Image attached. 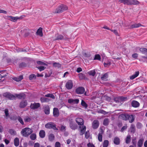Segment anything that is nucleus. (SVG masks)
I'll use <instances>...</instances> for the list:
<instances>
[{"label":"nucleus","mask_w":147,"mask_h":147,"mask_svg":"<svg viewBox=\"0 0 147 147\" xmlns=\"http://www.w3.org/2000/svg\"><path fill=\"white\" fill-rule=\"evenodd\" d=\"M32 132L33 130L32 129L28 127H25L22 130L21 134L23 136L27 137Z\"/></svg>","instance_id":"nucleus-1"},{"label":"nucleus","mask_w":147,"mask_h":147,"mask_svg":"<svg viewBox=\"0 0 147 147\" xmlns=\"http://www.w3.org/2000/svg\"><path fill=\"white\" fill-rule=\"evenodd\" d=\"M67 7L64 5L62 4L59 6L54 11L55 13H59L67 9Z\"/></svg>","instance_id":"nucleus-2"},{"label":"nucleus","mask_w":147,"mask_h":147,"mask_svg":"<svg viewBox=\"0 0 147 147\" xmlns=\"http://www.w3.org/2000/svg\"><path fill=\"white\" fill-rule=\"evenodd\" d=\"M45 127L49 129H53L54 130H57L55 124L53 122H51L47 123L45 124Z\"/></svg>","instance_id":"nucleus-3"},{"label":"nucleus","mask_w":147,"mask_h":147,"mask_svg":"<svg viewBox=\"0 0 147 147\" xmlns=\"http://www.w3.org/2000/svg\"><path fill=\"white\" fill-rule=\"evenodd\" d=\"M3 96L5 97L8 98L10 100H13L16 99L15 96L11 93L9 92L4 93Z\"/></svg>","instance_id":"nucleus-4"},{"label":"nucleus","mask_w":147,"mask_h":147,"mask_svg":"<svg viewBox=\"0 0 147 147\" xmlns=\"http://www.w3.org/2000/svg\"><path fill=\"white\" fill-rule=\"evenodd\" d=\"M6 18L8 20H10L13 22H16L18 20L22 18L21 17H13L11 16H6Z\"/></svg>","instance_id":"nucleus-5"},{"label":"nucleus","mask_w":147,"mask_h":147,"mask_svg":"<svg viewBox=\"0 0 147 147\" xmlns=\"http://www.w3.org/2000/svg\"><path fill=\"white\" fill-rule=\"evenodd\" d=\"M85 92L84 88L82 87L77 88L76 90V92L77 94H83Z\"/></svg>","instance_id":"nucleus-6"},{"label":"nucleus","mask_w":147,"mask_h":147,"mask_svg":"<svg viewBox=\"0 0 147 147\" xmlns=\"http://www.w3.org/2000/svg\"><path fill=\"white\" fill-rule=\"evenodd\" d=\"M73 86L72 81L71 80H69L66 83L65 86L68 89H71Z\"/></svg>","instance_id":"nucleus-7"},{"label":"nucleus","mask_w":147,"mask_h":147,"mask_svg":"<svg viewBox=\"0 0 147 147\" xmlns=\"http://www.w3.org/2000/svg\"><path fill=\"white\" fill-rule=\"evenodd\" d=\"M79 101V99H73L70 98L68 100V102L69 103L72 104H78Z\"/></svg>","instance_id":"nucleus-8"},{"label":"nucleus","mask_w":147,"mask_h":147,"mask_svg":"<svg viewBox=\"0 0 147 147\" xmlns=\"http://www.w3.org/2000/svg\"><path fill=\"white\" fill-rule=\"evenodd\" d=\"M40 104L39 103H35L34 102V103H31L30 107L31 109H37L40 107Z\"/></svg>","instance_id":"nucleus-9"},{"label":"nucleus","mask_w":147,"mask_h":147,"mask_svg":"<svg viewBox=\"0 0 147 147\" xmlns=\"http://www.w3.org/2000/svg\"><path fill=\"white\" fill-rule=\"evenodd\" d=\"M79 128L80 135H82L85 133V132L86 129V127L85 126H80Z\"/></svg>","instance_id":"nucleus-10"},{"label":"nucleus","mask_w":147,"mask_h":147,"mask_svg":"<svg viewBox=\"0 0 147 147\" xmlns=\"http://www.w3.org/2000/svg\"><path fill=\"white\" fill-rule=\"evenodd\" d=\"M137 48L139 49L140 52L142 54L147 55V49L144 47L140 48L139 47H138Z\"/></svg>","instance_id":"nucleus-11"},{"label":"nucleus","mask_w":147,"mask_h":147,"mask_svg":"<svg viewBox=\"0 0 147 147\" xmlns=\"http://www.w3.org/2000/svg\"><path fill=\"white\" fill-rule=\"evenodd\" d=\"M27 105V102L26 100H23L20 103L19 107L21 108H23L25 107Z\"/></svg>","instance_id":"nucleus-12"},{"label":"nucleus","mask_w":147,"mask_h":147,"mask_svg":"<svg viewBox=\"0 0 147 147\" xmlns=\"http://www.w3.org/2000/svg\"><path fill=\"white\" fill-rule=\"evenodd\" d=\"M99 123L97 120H94L92 123V127L93 128L96 129L99 126Z\"/></svg>","instance_id":"nucleus-13"},{"label":"nucleus","mask_w":147,"mask_h":147,"mask_svg":"<svg viewBox=\"0 0 147 147\" xmlns=\"http://www.w3.org/2000/svg\"><path fill=\"white\" fill-rule=\"evenodd\" d=\"M76 121L78 125H82L84 124V120L81 118H76Z\"/></svg>","instance_id":"nucleus-14"},{"label":"nucleus","mask_w":147,"mask_h":147,"mask_svg":"<svg viewBox=\"0 0 147 147\" xmlns=\"http://www.w3.org/2000/svg\"><path fill=\"white\" fill-rule=\"evenodd\" d=\"M15 96L18 99H24L26 98V95L23 93H20L19 94H15Z\"/></svg>","instance_id":"nucleus-15"},{"label":"nucleus","mask_w":147,"mask_h":147,"mask_svg":"<svg viewBox=\"0 0 147 147\" xmlns=\"http://www.w3.org/2000/svg\"><path fill=\"white\" fill-rule=\"evenodd\" d=\"M53 115L54 117H57L59 115V112L58 108H54L53 109Z\"/></svg>","instance_id":"nucleus-16"},{"label":"nucleus","mask_w":147,"mask_h":147,"mask_svg":"<svg viewBox=\"0 0 147 147\" xmlns=\"http://www.w3.org/2000/svg\"><path fill=\"white\" fill-rule=\"evenodd\" d=\"M131 106L134 107H138L140 105V103L136 101H133L131 103Z\"/></svg>","instance_id":"nucleus-17"},{"label":"nucleus","mask_w":147,"mask_h":147,"mask_svg":"<svg viewBox=\"0 0 147 147\" xmlns=\"http://www.w3.org/2000/svg\"><path fill=\"white\" fill-rule=\"evenodd\" d=\"M140 2L137 0H129V5H137Z\"/></svg>","instance_id":"nucleus-18"},{"label":"nucleus","mask_w":147,"mask_h":147,"mask_svg":"<svg viewBox=\"0 0 147 147\" xmlns=\"http://www.w3.org/2000/svg\"><path fill=\"white\" fill-rule=\"evenodd\" d=\"M118 2L124 4L129 5V0H118Z\"/></svg>","instance_id":"nucleus-19"},{"label":"nucleus","mask_w":147,"mask_h":147,"mask_svg":"<svg viewBox=\"0 0 147 147\" xmlns=\"http://www.w3.org/2000/svg\"><path fill=\"white\" fill-rule=\"evenodd\" d=\"M127 118V120H129V122L130 123H132L134 121L135 118L134 115H128Z\"/></svg>","instance_id":"nucleus-20"},{"label":"nucleus","mask_w":147,"mask_h":147,"mask_svg":"<svg viewBox=\"0 0 147 147\" xmlns=\"http://www.w3.org/2000/svg\"><path fill=\"white\" fill-rule=\"evenodd\" d=\"M128 116V114H122L119 116V117L123 120H127Z\"/></svg>","instance_id":"nucleus-21"},{"label":"nucleus","mask_w":147,"mask_h":147,"mask_svg":"<svg viewBox=\"0 0 147 147\" xmlns=\"http://www.w3.org/2000/svg\"><path fill=\"white\" fill-rule=\"evenodd\" d=\"M39 136L42 138H44L45 136V133L44 130H41L39 132Z\"/></svg>","instance_id":"nucleus-22"},{"label":"nucleus","mask_w":147,"mask_h":147,"mask_svg":"<svg viewBox=\"0 0 147 147\" xmlns=\"http://www.w3.org/2000/svg\"><path fill=\"white\" fill-rule=\"evenodd\" d=\"M144 139L143 138L140 139L138 142V147H141L143 144Z\"/></svg>","instance_id":"nucleus-23"},{"label":"nucleus","mask_w":147,"mask_h":147,"mask_svg":"<svg viewBox=\"0 0 147 147\" xmlns=\"http://www.w3.org/2000/svg\"><path fill=\"white\" fill-rule=\"evenodd\" d=\"M139 71H137L135 72V74L130 77V79L131 80H133L136 78L139 75Z\"/></svg>","instance_id":"nucleus-24"},{"label":"nucleus","mask_w":147,"mask_h":147,"mask_svg":"<svg viewBox=\"0 0 147 147\" xmlns=\"http://www.w3.org/2000/svg\"><path fill=\"white\" fill-rule=\"evenodd\" d=\"M55 36L56 38L55 39V40H62L63 38V37L62 35L58 34H56Z\"/></svg>","instance_id":"nucleus-25"},{"label":"nucleus","mask_w":147,"mask_h":147,"mask_svg":"<svg viewBox=\"0 0 147 147\" xmlns=\"http://www.w3.org/2000/svg\"><path fill=\"white\" fill-rule=\"evenodd\" d=\"M36 33L37 35H39L41 36H43L42 33V28L40 27L37 30Z\"/></svg>","instance_id":"nucleus-26"},{"label":"nucleus","mask_w":147,"mask_h":147,"mask_svg":"<svg viewBox=\"0 0 147 147\" xmlns=\"http://www.w3.org/2000/svg\"><path fill=\"white\" fill-rule=\"evenodd\" d=\"M129 131L131 133H134L135 131V126L131 124L129 129Z\"/></svg>","instance_id":"nucleus-27"},{"label":"nucleus","mask_w":147,"mask_h":147,"mask_svg":"<svg viewBox=\"0 0 147 147\" xmlns=\"http://www.w3.org/2000/svg\"><path fill=\"white\" fill-rule=\"evenodd\" d=\"M44 112L46 114L48 115L50 113V108L49 106H47L44 109Z\"/></svg>","instance_id":"nucleus-28"},{"label":"nucleus","mask_w":147,"mask_h":147,"mask_svg":"<svg viewBox=\"0 0 147 147\" xmlns=\"http://www.w3.org/2000/svg\"><path fill=\"white\" fill-rule=\"evenodd\" d=\"M23 79V76H20L18 77H14L13 78V80L17 82L20 81H21Z\"/></svg>","instance_id":"nucleus-29"},{"label":"nucleus","mask_w":147,"mask_h":147,"mask_svg":"<svg viewBox=\"0 0 147 147\" xmlns=\"http://www.w3.org/2000/svg\"><path fill=\"white\" fill-rule=\"evenodd\" d=\"M14 144L16 146H18L19 144V140L18 138H16L14 140Z\"/></svg>","instance_id":"nucleus-30"},{"label":"nucleus","mask_w":147,"mask_h":147,"mask_svg":"<svg viewBox=\"0 0 147 147\" xmlns=\"http://www.w3.org/2000/svg\"><path fill=\"white\" fill-rule=\"evenodd\" d=\"M114 143L116 145H119L120 144L119 139L117 137H115L114 140Z\"/></svg>","instance_id":"nucleus-31"},{"label":"nucleus","mask_w":147,"mask_h":147,"mask_svg":"<svg viewBox=\"0 0 147 147\" xmlns=\"http://www.w3.org/2000/svg\"><path fill=\"white\" fill-rule=\"evenodd\" d=\"M108 77V74H107L106 73L103 75L101 77V78L103 80L106 81L107 80V78Z\"/></svg>","instance_id":"nucleus-32"},{"label":"nucleus","mask_w":147,"mask_h":147,"mask_svg":"<svg viewBox=\"0 0 147 147\" xmlns=\"http://www.w3.org/2000/svg\"><path fill=\"white\" fill-rule=\"evenodd\" d=\"M55 136L54 134H50L49 136V140L51 141H53L54 139Z\"/></svg>","instance_id":"nucleus-33"},{"label":"nucleus","mask_w":147,"mask_h":147,"mask_svg":"<svg viewBox=\"0 0 147 147\" xmlns=\"http://www.w3.org/2000/svg\"><path fill=\"white\" fill-rule=\"evenodd\" d=\"M140 61L143 62H146L147 61V56H141L140 59Z\"/></svg>","instance_id":"nucleus-34"},{"label":"nucleus","mask_w":147,"mask_h":147,"mask_svg":"<svg viewBox=\"0 0 147 147\" xmlns=\"http://www.w3.org/2000/svg\"><path fill=\"white\" fill-rule=\"evenodd\" d=\"M40 101L42 102H48L49 101V99L45 97H41L40 99Z\"/></svg>","instance_id":"nucleus-35"},{"label":"nucleus","mask_w":147,"mask_h":147,"mask_svg":"<svg viewBox=\"0 0 147 147\" xmlns=\"http://www.w3.org/2000/svg\"><path fill=\"white\" fill-rule=\"evenodd\" d=\"M131 140V136L129 135H128L125 140V142L127 144H128L130 142Z\"/></svg>","instance_id":"nucleus-36"},{"label":"nucleus","mask_w":147,"mask_h":147,"mask_svg":"<svg viewBox=\"0 0 147 147\" xmlns=\"http://www.w3.org/2000/svg\"><path fill=\"white\" fill-rule=\"evenodd\" d=\"M109 144L108 140H106L104 141L102 144L103 147H107Z\"/></svg>","instance_id":"nucleus-37"},{"label":"nucleus","mask_w":147,"mask_h":147,"mask_svg":"<svg viewBox=\"0 0 147 147\" xmlns=\"http://www.w3.org/2000/svg\"><path fill=\"white\" fill-rule=\"evenodd\" d=\"M109 122V119L108 118H105L104 120L103 124L105 126L107 125H108Z\"/></svg>","instance_id":"nucleus-38"},{"label":"nucleus","mask_w":147,"mask_h":147,"mask_svg":"<svg viewBox=\"0 0 147 147\" xmlns=\"http://www.w3.org/2000/svg\"><path fill=\"white\" fill-rule=\"evenodd\" d=\"M102 132L99 133L98 136V139L99 141L102 142Z\"/></svg>","instance_id":"nucleus-39"},{"label":"nucleus","mask_w":147,"mask_h":147,"mask_svg":"<svg viewBox=\"0 0 147 147\" xmlns=\"http://www.w3.org/2000/svg\"><path fill=\"white\" fill-rule=\"evenodd\" d=\"M141 26V24L139 23L135 24L131 26V28H137Z\"/></svg>","instance_id":"nucleus-40"},{"label":"nucleus","mask_w":147,"mask_h":147,"mask_svg":"<svg viewBox=\"0 0 147 147\" xmlns=\"http://www.w3.org/2000/svg\"><path fill=\"white\" fill-rule=\"evenodd\" d=\"M97 112L98 113H101L103 115H105L108 114V112L105 111L103 110H100L97 111Z\"/></svg>","instance_id":"nucleus-41"},{"label":"nucleus","mask_w":147,"mask_h":147,"mask_svg":"<svg viewBox=\"0 0 147 147\" xmlns=\"http://www.w3.org/2000/svg\"><path fill=\"white\" fill-rule=\"evenodd\" d=\"M9 132L11 135H15L16 134V132L12 129H9Z\"/></svg>","instance_id":"nucleus-42"},{"label":"nucleus","mask_w":147,"mask_h":147,"mask_svg":"<svg viewBox=\"0 0 147 147\" xmlns=\"http://www.w3.org/2000/svg\"><path fill=\"white\" fill-rule=\"evenodd\" d=\"M78 76L80 80L84 79L85 77V75L82 73L79 74Z\"/></svg>","instance_id":"nucleus-43"},{"label":"nucleus","mask_w":147,"mask_h":147,"mask_svg":"<svg viewBox=\"0 0 147 147\" xmlns=\"http://www.w3.org/2000/svg\"><path fill=\"white\" fill-rule=\"evenodd\" d=\"M30 138L32 140H34L36 138V135L35 134H32L30 136Z\"/></svg>","instance_id":"nucleus-44"},{"label":"nucleus","mask_w":147,"mask_h":147,"mask_svg":"<svg viewBox=\"0 0 147 147\" xmlns=\"http://www.w3.org/2000/svg\"><path fill=\"white\" fill-rule=\"evenodd\" d=\"M88 73L90 75L94 76L96 74V72L94 70H92L89 71Z\"/></svg>","instance_id":"nucleus-45"},{"label":"nucleus","mask_w":147,"mask_h":147,"mask_svg":"<svg viewBox=\"0 0 147 147\" xmlns=\"http://www.w3.org/2000/svg\"><path fill=\"white\" fill-rule=\"evenodd\" d=\"M81 105L83 107L85 108H87L88 107V105L83 100H82Z\"/></svg>","instance_id":"nucleus-46"},{"label":"nucleus","mask_w":147,"mask_h":147,"mask_svg":"<svg viewBox=\"0 0 147 147\" xmlns=\"http://www.w3.org/2000/svg\"><path fill=\"white\" fill-rule=\"evenodd\" d=\"M53 66L54 67L60 68L61 67V65L59 63L55 62L53 63Z\"/></svg>","instance_id":"nucleus-47"},{"label":"nucleus","mask_w":147,"mask_h":147,"mask_svg":"<svg viewBox=\"0 0 147 147\" xmlns=\"http://www.w3.org/2000/svg\"><path fill=\"white\" fill-rule=\"evenodd\" d=\"M111 62L109 61L107 62H105L104 63V66L105 67H108L111 65Z\"/></svg>","instance_id":"nucleus-48"},{"label":"nucleus","mask_w":147,"mask_h":147,"mask_svg":"<svg viewBox=\"0 0 147 147\" xmlns=\"http://www.w3.org/2000/svg\"><path fill=\"white\" fill-rule=\"evenodd\" d=\"M70 127L73 130H75L77 128L75 124H73L72 123H70Z\"/></svg>","instance_id":"nucleus-49"},{"label":"nucleus","mask_w":147,"mask_h":147,"mask_svg":"<svg viewBox=\"0 0 147 147\" xmlns=\"http://www.w3.org/2000/svg\"><path fill=\"white\" fill-rule=\"evenodd\" d=\"M100 59L101 58L100 55L99 54H97L95 55L94 60H100Z\"/></svg>","instance_id":"nucleus-50"},{"label":"nucleus","mask_w":147,"mask_h":147,"mask_svg":"<svg viewBox=\"0 0 147 147\" xmlns=\"http://www.w3.org/2000/svg\"><path fill=\"white\" fill-rule=\"evenodd\" d=\"M111 31L113 32L117 36H119V34L116 30H111Z\"/></svg>","instance_id":"nucleus-51"},{"label":"nucleus","mask_w":147,"mask_h":147,"mask_svg":"<svg viewBox=\"0 0 147 147\" xmlns=\"http://www.w3.org/2000/svg\"><path fill=\"white\" fill-rule=\"evenodd\" d=\"M45 96L47 97H51L52 98H54L55 96H54L52 94H48L45 95Z\"/></svg>","instance_id":"nucleus-52"},{"label":"nucleus","mask_w":147,"mask_h":147,"mask_svg":"<svg viewBox=\"0 0 147 147\" xmlns=\"http://www.w3.org/2000/svg\"><path fill=\"white\" fill-rule=\"evenodd\" d=\"M18 120L21 124L23 125H24V123L22 119L20 117H19L18 118Z\"/></svg>","instance_id":"nucleus-53"},{"label":"nucleus","mask_w":147,"mask_h":147,"mask_svg":"<svg viewBox=\"0 0 147 147\" xmlns=\"http://www.w3.org/2000/svg\"><path fill=\"white\" fill-rule=\"evenodd\" d=\"M85 138L86 139H88L89 137L90 133L89 131H88L85 133Z\"/></svg>","instance_id":"nucleus-54"},{"label":"nucleus","mask_w":147,"mask_h":147,"mask_svg":"<svg viewBox=\"0 0 147 147\" xmlns=\"http://www.w3.org/2000/svg\"><path fill=\"white\" fill-rule=\"evenodd\" d=\"M37 68L40 71L44 70L46 68L45 67L42 66L37 67Z\"/></svg>","instance_id":"nucleus-55"},{"label":"nucleus","mask_w":147,"mask_h":147,"mask_svg":"<svg viewBox=\"0 0 147 147\" xmlns=\"http://www.w3.org/2000/svg\"><path fill=\"white\" fill-rule=\"evenodd\" d=\"M37 63L39 65H47L46 63L40 61H37Z\"/></svg>","instance_id":"nucleus-56"},{"label":"nucleus","mask_w":147,"mask_h":147,"mask_svg":"<svg viewBox=\"0 0 147 147\" xmlns=\"http://www.w3.org/2000/svg\"><path fill=\"white\" fill-rule=\"evenodd\" d=\"M31 120L30 118L28 117H25L24 119V120L25 122H29Z\"/></svg>","instance_id":"nucleus-57"},{"label":"nucleus","mask_w":147,"mask_h":147,"mask_svg":"<svg viewBox=\"0 0 147 147\" xmlns=\"http://www.w3.org/2000/svg\"><path fill=\"white\" fill-rule=\"evenodd\" d=\"M61 144L60 143L58 142H55V147H61Z\"/></svg>","instance_id":"nucleus-58"},{"label":"nucleus","mask_w":147,"mask_h":147,"mask_svg":"<svg viewBox=\"0 0 147 147\" xmlns=\"http://www.w3.org/2000/svg\"><path fill=\"white\" fill-rule=\"evenodd\" d=\"M87 147H95L94 145L92 143L89 142L87 144Z\"/></svg>","instance_id":"nucleus-59"},{"label":"nucleus","mask_w":147,"mask_h":147,"mask_svg":"<svg viewBox=\"0 0 147 147\" xmlns=\"http://www.w3.org/2000/svg\"><path fill=\"white\" fill-rule=\"evenodd\" d=\"M137 127L138 128H141L142 126V124L140 123H138L137 124Z\"/></svg>","instance_id":"nucleus-60"},{"label":"nucleus","mask_w":147,"mask_h":147,"mask_svg":"<svg viewBox=\"0 0 147 147\" xmlns=\"http://www.w3.org/2000/svg\"><path fill=\"white\" fill-rule=\"evenodd\" d=\"M138 56V54L136 53L133 54L132 55V57L135 59H136L137 58Z\"/></svg>","instance_id":"nucleus-61"},{"label":"nucleus","mask_w":147,"mask_h":147,"mask_svg":"<svg viewBox=\"0 0 147 147\" xmlns=\"http://www.w3.org/2000/svg\"><path fill=\"white\" fill-rule=\"evenodd\" d=\"M35 76L34 74L30 75L29 77V79L30 80H32L34 78H35Z\"/></svg>","instance_id":"nucleus-62"},{"label":"nucleus","mask_w":147,"mask_h":147,"mask_svg":"<svg viewBox=\"0 0 147 147\" xmlns=\"http://www.w3.org/2000/svg\"><path fill=\"white\" fill-rule=\"evenodd\" d=\"M127 128V125L123 126V127H122V128L121 129V132H123Z\"/></svg>","instance_id":"nucleus-63"},{"label":"nucleus","mask_w":147,"mask_h":147,"mask_svg":"<svg viewBox=\"0 0 147 147\" xmlns=\"http://www.w3.org/2000/svg\"><path fill=\"white\" fill-rule=\"evenodd\" d=\"M34 147H40V144L38 143H35L34 145Z\"/></svg>","instance_id":"nucleus-64"}]
</instances>
